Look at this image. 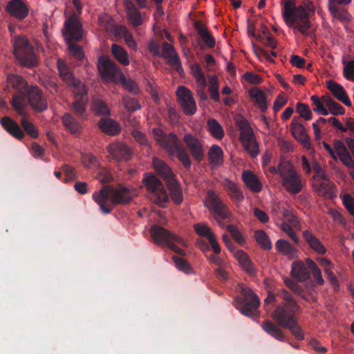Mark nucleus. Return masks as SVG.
<instances>
[{
  "label": "nucleus",
  "mask_w": 354,
  "mask_h": 354,
  "mask_svg": "<svg viewBox=\"0 0 354 354\" xmlns=\"http://www.w3.org/2000/svg\"><path fill=\"white\" fill-rule=\"evenodd\" d=\"M283 17L287 24L294 28H297L302 34H306L310 28L309 15L306 9L315 12V6L312 1H308L305 6L295 5V0H283Z\"/></svg>",
  "instance_id": "1"
},
{
  "label": "nucleus",
  "mask_w": 354,
  "mask_h": 354,
  "mask_svg": "<svg viewBox=\"0 0 354 354\" xmlns=\"http://www.w3.org/2000/svg\"><path fill=\"white\" fill-rule=\"evenodd\" d=\"M277 296L282 299V302L276 306L271 316L279 326L284 328L298 319L296 315L300 313L301 308L291 293L286 290H279Z\"/></svg>",
  "instance_id": "2"
},
{
  "label": "nucleus",
  "mask_w": 354,
  "mask_h": 354,
  "mask_svg": "<svg viewBox=\"0 0 354 354\" xmlns=\"http://www.w3.org/2000/svg\"><path fill=\"white\" fill-rule=\"evenodd\" d=\"M241 296L235 299L236 308L243 315L252 318L257 315L260 301L258 296L243 284L239 286Z\"/></svg>",
  "instance_id": "3"
},
{
  "label": "nucleus",
  "mask_w": 354,
  "mask_h": 354,
  "mask_svg": "<svg viewBox=\"0 0 354 354\" xmlns=\"http://www.w3.org/2000/svg\"><path fill=\"white\" fill-rule=\"evenodd\" d=\"M235 122L240 131V140L245 151L253 158L259 153V145L248 121L240 114L235 117Z\"/></svg>",
  "instance_id": "4"
},
{
  "label": "nucleus",
  "mask_w": 354,
  "mask_h": 354,
  "mask_svg": "<svg viewBox=\"0 0 354 354\" xmlns=\"http://www.w3.org/2000/svg\"><path fill=\"white\" fill-rule=\"evenodd\" d=\"M278 170L282 179V185L287 192L297 194L301 191L303 184L301 177L290 162L279 165Z\"/></svg>",
  "instance_id": "5"
},
{
  "label": "nucleus",
  "mask_w": 354,
  "mask_h": 354,
  "mask_svg": "<svg viewBox=\"0 0 354 354\" xmlns=\"http://www.w3.org/2000/svg\"><path fill=\"white\" fill-rule=\"evenodd\" d=\"M14 55L22 66L32 67L37 64L33 47L24 35L15 37Z\"/></svg>",
  "instance_id": "6"
},
{
  "label": "nucleus",
  "mask_w": 354,
  "mask_h": 354,
  "mask_svg": "<svg viewBox=\"0 0 354 354\" xmlns=\"http://www.w3.org/2000/svg\"><path fill=\"white\" fill-rule=\"evenodd\" d=\"M142 183L148 191L154 194L156 198L153 202L160 207H163L162 204L167 203L169 198L160 180L155 175L148 174L143 178Z\"/></svg>",
  "instance_id": "7"
},
{
  "label": "nucleus",
  "mask_w": 354,
  "mask_h": 354,
  "mask_svg": "<svg viewBox=\"0 0 354 354\" xmlns=\"http://www.w3.org/2000/svg\"><path fill=\"white\" fill-rule=\"evenodd\" d=\"M97 68L103 81L119 84V78L122 72L117 64L109 58L99 57Z\"/></svg>",
  "instance_id": "8"
},
{
  "label": "nucleus",
  "mask_w": 354,
  "mask_h": 354,
  "mask_svg": "<svg viewBox=\"0 0 354 354\" xmlns=\"http://www.w3.org/2000/svg\"><path fill=\"white\" fill-rule=\"evenodd\" d=\"M64 36L71 41H80L83 37V28L77 15L73 13L64 23Z\"/></svg>",
  "instance_id": "9"
},
{
  "label": "nucleus",
  "mask_w": 354,
  "mask_h": 354,
  "mask_svg": "<svg viewBox=\"0 0 354 354\" xmlns=\"http://www.w3.org/2000/svg\"><path fill=\"white\" fill-rule=\"evenodd\" d=\"M29 105L36 113H41L48 109V101L42 91L37 86H30L27 94Z\"/></svg>",
  "instance_id": "10"
},
{
  "label": "nucleus",
  "mask_w": 354,
  "mask_h": 354,
  "mask_svg": "<svg viewBox=\"0 0 354 354\" xmlns=\"http://www.w3.org/2000/svg\"><path fill=\"white\" fill-rule=\"evenodd\" d=\"M176 95L184 113L187 115H194L196 111V104L191 91L180 86L177 88Z\"/></svg>",
  "instance_id": "11"
},
{
  "label": "nucleus",
  "mask_w": 354,
  "mask_h": 354,
  "mask_svg": "<svg viewBox=\"0 0 354 354\" xmlns=\"http://www.w3.org/2000/svg\"><path fill=\"white\" fill-rule=\"evenodd\" d=\"M209 202L208 207L214 212L215 218L217 221L223 220L228 217L230 212L227 207L220 200L214 190H208L207 192Z\"/></svg>",
  "instance_id": "12"
},
{
  "label": "nucleus",
  "mask_w": 354,
  "mask_h": 354,
  "mask_svg": "<svg viewBox=\"0 0 354 354\" xmlns=\"http://www.w3.org/2000/svg\"><path fill=\"white\" fill-rule=\"evenodd\" d=\"M151 236L156 243H174L180 242V237L168 230L154 225L150 229Z\"/></svg>",
  "instance_id": "13"
},
{
  "label": "nucleus",
  "mask_w": 354,
  "mask_h": 354,
  "mask_svg": "<svg viewBox=\"0 0 354 354\" xmlns=\"http://www.w3.org/2000/svg\"><path fill=\"white\" fill-rule=\"evenodd\" d=\"M108 152L117 161H128L133 156V150L124 142H117L110 144Z\"/></svg>",
  "instance_id": "14"
},
{
  "label": "nucleus",
  "mask_w": 354,
  "mask_h": 354,
  "mask_svg": "<svg viewBox=\"0 0 354 354\" xmlns=\"http://www.w3.org/2000/svg\"><path fill=\"white\" fill-rule=\"evenodd\" d=\"M161 48L162 51H160L158 57L166 59L167 63L174 66L178 72L182 71L180 60L174 47L167 41H164L162 43Z\"/></svg>",
  "instance_id": "15"
},
{
  "label": "nucleus",
  "mask_w": 354,
  "mask_h": 354,
  "mask_svg": "<svg viewBox=\"0 0 354 354\" xmlns=\"http://www.w3.org/2000/svg\"><path fill=\"white\" fill-rule=\"evenodd\" d=\"M137 196L135 189H129L126 187L114 188L113 187L111 203L114 205H127Z\"/></svg>",
  "instance_id": "16"
},
{
  "label": "nucleus",
  "mask_w": 354,
  "mask_h": 354,
  "mask_svg": "<svg viewBox=\"0 0 354 354\" xmlns=\"http://www.w3.org/2000/svg\"><path fill=\"white\" fill-rule=\"evenodd\" d=\"M192 157L198 162L201 161L204 158L203 149L201 142L194 136L187 133L183 137Z\"/></svg>",
  "instance_id": "17"
},
{
  "label": "nucleus",
  "mask_w": 354,
  "mask_h": 354,
  "mask_svg": "<svg viewBox=\"0 0 354 354\" xmlns=\"http://www.w3.org/2000/svg\"><path fill=\"white\" fill-rule=\"evenodd\" d=\"M290 131L292 136L306 149H310L311 147V144L310 142V138L306 133V130L304 126L293 120L290 124Z\"/></svg>",
  "instance_id": "18"
},
{
  "label": "nucleus",
  "mask_w": 354,
  "mask_h": 354,
  "mask_svg": "<svg viewBox=\"0 0 354 354\" xmlns=\"http://www.w3.org/2000/svg\"><path fill=\"white\" fill-rule=\"evenodd\" d=\"M6 10L17 19H23L28 15V8L22 0H11L6 6Z\"/></svg>",
  "instance_id": "19"
},
{
  "label": "nucleus",
  "mask_w": 354,
  "mask_h": 354,
  "mask_svg": "<svg viewBox=\"0 0 354 354\" xmlns=\"http://www.w3.org/2000/svg\"><path fill=\"white\" fill-rule=\"evenodd\" d=\"M113 187L110 185H105L97 193H95L93 196L95 201L100 206L101 209L104 213H109L111 210L106 206V203L110 198L111 201Z\"/></svg>",
  "instance_id": "20"
},
{
  "label": "nucleus",
  "mask_w": 354,
  "mask_h": 354,
  "mask_svg": "<svg viewBox=\"0 0 354 354\" xmlns=\"http://www.w3.org/2000/svg\"><path fill=\"white\" fill-rule=\"evenodd\" d=\"M1 126L3 129L14 138L21 140L24 138L25 134L20 126L13 119L8 116L1 118L0 120Z\"/></svg>",
  "instance_id": "21"
},
{
  "label": "nucleus",
  "mask_w": 354,
  "mask_h": 354,
  "mask_svg": "<svg viewBox=\"0 0 354 354\" xmlns=\"http://www.w3.org/2000/svg\"><path fill=\"white\" fill-rule=\"evenodd\" d=\"M97 127L102 132L110 136L118 135L121 131L120 124L109 118L100 119L97 122Z\"/></svg>",
  "instance_id": "22"
},
{
  "label": "nucleus",
  "mask_w": 354,
  "mask_h": 354,
  "mask_svg": "<svg viewBox=\"0 0 354 354\" xmlns=\"http://www.w3.org/2000/svg\"><path fill=\"white\" fill-rule=\"evenodd\" d=\"M326 86L328 89L330 90V91L336 99H337L346 106H351V102L349 100L342 86L336 83L333 80L328 81Z\"/></svg>",
  "instance_id": "23"
},
{
  "label": "nucleus",
  "mask_w": 354,
  "mask_h": 354,
  "mask_svg": "<svg viewBox=\"0 0 354 354\" xmlns=\"http://www.w3.org/2000/svg\"><path fill=\"white\" fill-rule=\"evenodd\" d=\"M159 145L170 155H173L178 148L183 146L177 136L173 133L165 135Z\"/></svg>",
  "instance_id": "24"
},
{
  "label": "nucleus",
  "mask_w": 354,
  "mask_h": 354,
  "mask_svg": "<svg viewBox=\"0 0 354 354\" xmlns=\"http://www.w3.org/2000/svg\"><path fill=\"white\" fill-rule=\"evenodd\" d=\"M242 178L247 187L254 193L260 192L262 189V184L257 175L250 170L244 171Z\"/></svg>",
  "instance_id": "25"
},
{
  "label": "nucleus",
  "mask_w": 354,
  "mask_h": 354,
  "mask_svg": "<svg viewBox=\"0 0 354 354\" xmlns=\"http://www.w3.org/2000/svg\"><path fill=\"white\" fill-rule=\"evenodd\" d=\"M195 28L198 35L201 37L205 44L210 48L215 46L216 41L214 38L210 34L206 25L200 20H197L194 23Z\"/></svg>",
  "instance_id": "26"
},
{
  "label": "nucleus",
  "mask_w": 354,
  "mask_h": 354,
  "mask_svg": "<svg viewBox=\"0 0 354 354\" xmlns=\"http://www.w3.org/2000/svg\"><path fill=\"white\" fill-rule=\"evenodd\" d=\"M261 326L265 332L276 339L281 342H285L286 340L285 334L282 330L271 321L265 320L261 323Z\"/></svg>",
  "instance_id": "27"
},
{
  "label": "nucleus",
  "mask_w": 354,
  "mask_h": 354,
  "mask_svg": "<svg viewBox=\"0 0 354 354\" xmlns=\"http://www.w3.org/2000/svg\"><path fill=\"white\" fill-rule=\"evenodd\" d=\"M8 81L11 87L17 92V94L27 95L28 93L30 86L21 76L17 75H10Z\"/></svg>",
  "instance_id": "28"
},
{
  "label": "nucleus",
  "mask_w": 354,
  "mask_h": 354,
  "mask_svg": "<svg viewBox=\"0 0 354 354\" xmlns=\"http://www.w3.org/2000/svg\"><path fill=\"white\" fill-rule=\"evenodd\" d=\"M167 187L169 191L171 200L176 204L180 205L183 201V192L178 182L174 179H170L166 183Z\"/></svg>",
  "instance_id": "29"
},
{
  "label": "nucleus",
  "mask_w": 354,
  "mask_h": 354,
  "mask_svg": "<svg viewBox=\"0 0 354 354\" xmlns=\"http://www.w3.org/2000/svg\"><path fill=\"white\" fill-rule=\"evenodd\" d=\"M124 6L127 10V16L133 26H138L142 22L140 12L131 0H125Z\"/></svg>",
  "instance_id": "30"
},
{
  "label": "nucleus",
  "mask_w": 354,
  "mask_h": 354,
  "mask_svg": "<svg viewBox=\"0 0 354 354\" xmlns=\"http://www.w3.org/2000/svg\"><path fill=\"white\" fill-rule=\"evenodd\" d=\"M291 275L299 281H305L310 278V272L305 264L301 261L292 263Z\"/></svg>",
  "instance_id": "31"
},
{
  "label": "nucleus",
  "mask_w": 354,
  "mask_h": 354,
  "mask_svg": "<svg viewBox=\"0 0 354 354\" xmlns=\"http://www.w3.org/2000/svg\"><path fill=\"white\" fill-rule=\"evenodd\" d=\"M87 102L88 99L78 97V99H74V101L70 105L71 109L73 111L74 115L82 120H86L87 119V115L86 113Z\"/></svg>",
  "instance_id": "32"
},
{
  "label": "nucleus",
  "mask_w": 354,
  "mask_h": 354,
  "mask_svg": "<svg viewBox=\"0 0 354 354\" xmlns=\"http://www.w3.org/2000/svg\"><path fill=\"white\" fill-rule=\"evenodd\" d=\"M57 69L62 80L68 85L71 86L76 80L71 72V68L63 60L59 59L57 61Z\"/></svg>",
  "instance_id": "33"
},
{
  "label": "nucleus",
  "mask_w": 354,
  "mask_h": 354,
  "mask_svg": "<svg viewBox=\"0 0 354 354\" xmlns=\"http://www.w3.org/2000/svg\"><path fill=\"white\" fill-rule=\"evenodd\" d=\"M62 121L65 128L70 133L77 134L81 132V124L71 113H64L62 118Z\"/></svg>",
  "instance_id": "34"
},
{
  "label": "nucleus",
  "mask_w": 354,
  "mask_h": 354,
  "mask_svg": "<svg viewBox=\"0 0 354 354\" xmlns=\"http://www.w3.org/2000/svg\"><path fill=\"white\" fill-rule=\"evenodd\" d=\"M153 165L154 169L162 176L165 183H167V180L170 179L175 178L171 168L163 161L154 158L153 159Z\"/></svg>",
  "instance_id": "35"
},
{
  "label": "nucleus",
  "mask_w": 354,
  "mask_h": 354,
  "mask_svg": "<svg viewBox=\"0 0 354 354\" xmlns=\"http://www.w3.org/2000/svg\"><path fill=\"white\" fill-rule=\"evenodd\" d=\"M313 187L319 196L332 198L334 194V184L330 181L329 178L324 182L314 184Z\"/></svg>",
  "instance_id": "36"
},
{
  "label": "nucleus",
  "mask_w": 354,
  "mask_h": 354,
  "mask_svg": "<svg viewBox=\"0 0 354 354\" xmlns=\"http://www.w3.org/2000/svg\"><path fill=\"white\" fill-rule=\"evenodd\" d=\"M208 161L213 167H219L223 163V152L218 145H213L208 151Z\"/></svg>",
  "instance_id": "37"
},
{
  "label": "nucleus",
  "mask_w": 354,
  "mask_h": 354,
  "mask_svg": "<svg viewBox=\"0 0 354 354\" xmlns=\"http://www.w3.org/2000/svg\"><path fill=\"white\" fill-rule=\"evenodd\" d=\"M250 96L255 100L256 104L262 112L267 110V97L266 94L258 87H253L249 90Z\"/></svg>",
  "instance_id": "38"
},
{
  "label": "nucleus",
  "mask_w": 354,
  "mask_h": 354,
  "mask_svg": "<svg viewBox=\"0 0 354 354\" xmlns=\"http://www.w3.org/2000/svg\"><path fill=\"white\" fill-rule=\"evenodd\" d=\"M235 257L239 261L241 267L250 274L255 272V269L248 255L243 250H237L235 252Z\"/></svg>",
  "instance_id": "39"
},
{
  "label": "nucleus",
  "mask_w": 354,
  "mask_h": 354,
  "mask_svg": "<svg viewBox=\"0 0 354 354\" xmlns=\"http://www.w3.org/2000/svg\"><path fill=\"white\" fill-rule=\"evenodd\" d=\"M20 125L24 131L32 138L36 139L39 136V131L35 124L30 122L26 115H24L20 120Z\"/></svg>",
  "instance_id": "40"
},
{
  "label": "nucleus",
  "mask_w": 354,
  "mask_h": 354,
  "mask_svg": "<svg viewBox=\"0 0 354 354\" xmlns=\"http://www.w3.org/2000/svg\"><path fill=\"white\" fill-rule=\"evenodd\" d=\"M111 51L115 58L122 64H129V56L127 51L120 46L113 44L111 46Z\"/></svg>",
  "instance_id": "41"
},
{
  "label": "nucleus",
  "mask_w": 354,
  "mask_h": 354,
  "mask_svg": "<svg viewBox=\"0 0 354 354\" xmlns=\"http://www.w3.org/2000/svg\"><path fill=\"white\" fill-rule=\"evenodd\" d=\"M194 227L198 235L207 238L209 241V243H217L216 239L214 234L212 233L210 228L207 225L197 223L194 225Z\"/></svg>",
  "instance_id": "42"
},
{
  "label": "nucleus",
  "mask_w": 354,
  "mask_h": 354,
  "mask_svg": "<svg viewBox=\"0 0 354 354\" xmlns=\"http://www.w3.org/2000/svg\"><path fill=\"white\" fill-rule=\"evenodd\" d=\"M65 41L68 44V50L69 53L77 59L81 61L84 57V53L82 48L74 43V41H71V39L68 37L65 38Z\"/></svg>",
  "instance_id": "43"
},
{
  "label": "nucleus",
  "mask_w": 354,
  "mask_h": 354,
  "mask_svg": "<svg viewBox=\"0 0 354 354\" xmlns=\"http://www.w3.org/2000/svg\"><path fill=\"white\" fill-rule=\"evenodd\" d=\"M92 110L95 114L98 115L109 116L110 115V110L108 106L102 100L95 99L93 101Z\"/></svg>",
  "instance_id": "44"
},
{
  "label": "nucleus",
  "mask_w": 354,
  "mask_h": 354,
  "mask_svg": "<svg viewBox=\"0 0 354 354\" xmlns=\"http://www.w3.org/2000/svg\"><path fill=\"white\" fill-rule=\"evenodd\" d=\"M27 96V95H21V94H13L12 98L10 102L12 106L13 109L21 115H24V100Z\"/></svg>",
  "instance_id": "45"
},
{
  "label": "nucleus",
  "mask_w": 354,
  "mask_h": 354,
  "mask_svg": "<svg viewBox=\"0 0 354 354\" xmlns=\"http://www.w3.org/2000/svg\"><path fill=\"white\" fill-rule=\"evenodd\" d=\"M277 250L288 259H292L298 257L299 251L293 245H276Z\"/></svg>",
  "instance_id": "46"
},
{
  "label": "nucleus",
  "mask_w": 354,
  "mask_h": 354,
  "mask_svg": "<svg viewBox=\"0 0 354 354\" xmlns=\"http://www.w3.org/2000/svg\"><path fill=\"white\" fill-rule=\"evenodd\" d=\"M329 10L333 16L341 21H348L350 16L346 10L339 8L335 5H329Z\"/></svg>",
  "instance_id": "47"
},
{
  "label": "nucleus",
  "mask_w": 354,
  "mask_h": 354,
  "mask_svg": "<svg viewBox=\"0 0 354 354\" xmlns=\"http://www.w3.org/2000/svg\"><path fill=\"white\" fill-rule=\"evenodd\" d=\"M119 84H121L128 92L133 93H139V88L136 82L132 79H127L123 73L121 74L119 78Z\"/></svg>",
  "instance_id": "48"
},
{
  "label": "nucleus",
  "mask_w": 354,
  "mask_h": 354,
  "mask_svg": "<svg viewBox=\"0 0 354 354\" xmlns=\"http://www.w3.org/2000/svg\"><path fill=\"white\" fill-rule=\"evenodd\" d=\"M306 263L309 269H310L315 281L319 285L324 284V279L322 276L320 269L317 267V264L310 259H306Z\"/></svg>",
  "instance_id": "49"
},
{
  "label": "nucleus",
  "mask_w": 354,
  "mask_h": 354,
  "mask_svg": "<svg viewBox=\"0 0 354 354\" xmlns=\"http://www.w3.org/2000/svg\"><path fill=\"white\" fill-rule=\"evenodd\" d=\"M209 129L212 133V135L217 138L222 139L224 136L223 130L221 126V124L215 120H209L207 122Z\"/></svg>",
  "instance_id": "50"
},
{
  "label": "nucleus",
  "mask_w": 354,
  "mask_h": 354,
  "mask_svg": "<svg viewBox=\"0 0 354 354\" xmlns=\"http://www.w3.org/2000/svg\"><path fill=\"white\" fill-rule=\"evenodd\" d=\"M70 86H73L74 88V99H78V97L88 99L86 87L80 80H75L74 84H71Z\"/></svg>",
  "instance_id": "51"
},
{
  "label": "nucleus",
  "mask_w": 354,
  "mask_h": 354,
  "mask_svg": "<svg viewBox=\"0 0 354 354\" xmlns=\"http://www.w3.org/2000/svg\"><path fill=\"white\" fill-rule=\"evenodd\" d=\"M122 104L129 112H134L141 108L137 99L125 95L122 97Z\"/></svg>",
  "instance_id": "52"
},
{
  "label": "nucleus",
  "mask_w": 354,
  "mask_h": 354,
  "mask_svg": "<svg viewBox=\"0 0 354 354\" xmlns=\"http://www.w3.org/2000/svg\"><path fill=\"white\" fill-rule=\"evenodd\" d=\"M284 328L288 329L297 339L303 340L304 339V333L301 328L298 324V319L284 327Z\"/></svg>",
  "instance_id": "53"
},
{
  "label": "nucleus",
  "mask_w": 354,
  "mask_h": 354,
  "mask_svg": "<svg viewBox=\"0 0 354 354\" xmlns=\"http://www.w3.org/2000/svg\"><path fill=\"white\" fill-rule=\"evenodd\" d=\"M172 259L178 270L184 272L185 273H189L192 271V268L187 261L178 256L174 255Z\"/></svg>",
  "instance_id": "54"
},
{
  "label": "nucleus",
  "mask_w": 354,
  "mask_h": 354,
  "mask_svg": "<svg viewBox=\"0 0 354 354\" xmlns=\"http://www.w3.org/2000/svg\"><path fill=\"white\" fill-rule=\"evenodd\" d=\"M176 152L178 160L182 162L185 168L189 169L191 166V160L185 147L181 146L176 150Z\"/></svg>",
  "instance_id": "55"
},
{
  "label": "nucleus",
  "mask_w": 354,
  "mask_h": 354,
  "mask_svg": "<svg viewBox=\"0 0 354 354\" xmlns=\"http://www.w3.org/2000/svg\"><path fill=\"white\" fill-rule=\"evenodd\" d=\"M296 111L301 118L306 120L312 118V112L307 104L301 102L297 103Z\"/></svg>",
  "instance_id": "56"
},
{
  "label": "nucleus",
  "mask_w": 354,
  "mask_h": 354,
  "mask_svg": "<svg viewBox=\"0 0 354 354\" xmlns=\"http://www.w3.org/2000/svg\"><path fill=\"white\" fill-rule=\"evenodd\" d=\"M42 85L53 95H57L59 93V86L52 79L49 77L41 80Z\"/></svg>",
  "instance_id": "57"
},
{
  "label": "nucleus",
  "mask_w": 354,
  "mask_h": 354,
  "mask_svg": "<svg viewBox=\"0 0 354 354\" xmlns=\"http://www.w3.org/2000/svg\"><path fill=\"white\" fill-rule=\"evenodd\" d=\"M312 167L313 170L315 172V176H313V178H319L324 180H328V176L326 174V171L322 168L319 163L315 160L312 162Z\"/></svg>",
  "instance_id": "58"
},
{
  "label": "nucleus",
  "mask_w": 354,
  "mask_h": 354,
  "mask_svg": "<svg viewBox=\"0 0 354 354\" xmlns=\"http://www.w3.org/2000/svg\"><path fill=\"white\" fill-rule=\"evenodd\" d=\"M311 100L315 105V108L313 109L315 112L321 113L324 115L328 114V111L324 106L322 102L317 95L311 96Z\"/></svg>",
  "instance_id": "59"
},
{
  "label": "nucleus",
  "mask_w": 354,
  "mask_h": 354,
  "mask_svg": "<svg viewBox=\"0 0 354 354\" xmlns=\"http://www.w3.org/2000/svg\"><path fill=\"white\" fill-rule=\"evenodd\" d=\"M227 230L230 233L231 236L235 241L238 243H243L245 240L239 229L234 225H227Z\"/></svg>",
  "instance_id": "60"
},
{
  "label": "nucleus",
  "mask_w": 354,
  "mask_h": 354,
  "mask_svg": "<svg viewBox=\"0 0 354 354\" xmlns=\"http://www.w3.org/2000/svg\"><path fill=\"white\" fill-rule=\"evenodd\" d=\"M343 204L347 211L354 217V198L351 194H345L343 198Z\"/></svg>",
  "instance_id": "61"
},
{
  "label": "nucleus",
  "mask_w": 354,
  "mask_h": 354,
  "mask_svg": "<svg viewBox=\"0 0 354 354\" xmlns=\"http://www.w3.org/2000/svg\"><path fill=\"white\" fill-rule=\"evenodd\" d=\"M344 76L354 82V60L348 62L344 68Z\"/></svg>",
  "instance_id": "62"
},
{
  "label": "nucleus",
  "mask_w": 354,
  "mask_h": 354,
  "mask_svg": "<svg viewBox=\"0 0 354 354\" xmlns=\"http://www.w3.org/2000/svg\"><path fill=\"white\" fill-rule=\"evenodd\" d=\"M66 178L64 179L65 181H71L75 180L77 178L75 169L68 165H64L62 167Z\"/></svg>",
  "instance_id": "63"
},
{
  "label": "nucleus",
  "mask_w": 354,
  "mask_h": 354,
  "mask_svg": "<svg viewBox=\"0 0 354 354\" xmlns=\"http://www.w3.org/2000/svg\"><path fill=\"white\" fill-rule=\"evenodd\" d=\"M328 111L334 115H343L344 113V109L335 100L327 106Z\"/></svg>",
  "instance_id": "64"
}]
</instances>
